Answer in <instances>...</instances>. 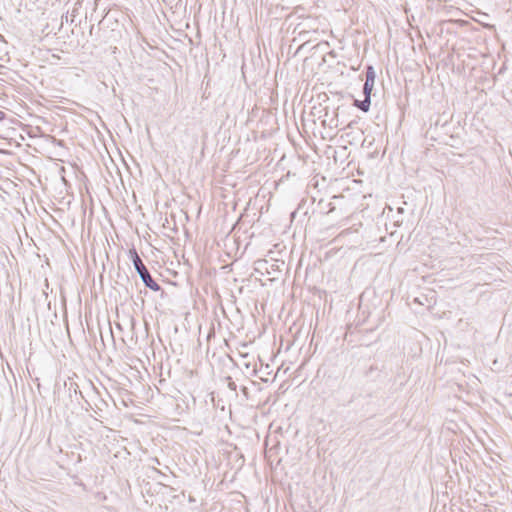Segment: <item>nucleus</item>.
Segmentation results:
<instances>
[{
  "mask_svg": "<svg viewBox=\"0 0 512 512\" xmlns=\"http://www.w3.org/2000/svg\"><path fill=\"white\" fill-rule=\"evenodd\" d=\"M338 109L337 107L330 111L328 106L323 108L324 115L320 116V118H322V126L330 129L338 127Z\"/></svg>",
  "mask_w": 512,
  "mask_h": 512,
  "instance_id": "nucleus-3",
  "label": "nucleus"
},
{
  "mask_svg": "<svg viewBox=\"0 0 512 512\" xmlns=\"http://www.w3.org/2000/svg\"><path fill=\"white\" fill-rule=\"evenodd\" d=\"M37 389H38L39 394H41V384H40V381H38Z\"/></svg>",
  "mask_w": 512,
  "mask_h": 512,
  "instance_id": "nucleus-10",
  "label": "nucleus"
},
{
  "mask_svg": "<svg viewBox=\"0 0 512 512\" xmlns=\"http://www.w3.org/2000/svg\"><path fill=\"white\" fill-rule=\"evenodd\" d=\"M64 387L67 389L69 397L71 399L74 396L77 397L78 394L81 395V391L79 390L78 384L71 378H68L67 381H64Z\"/></svg>",
  "mask_w": 512,
  "mask_h": 512,
  "instance_id": "nucleus-4",
  "label": "nucleus"
},
{
  "mask_svg": "<svg viewBox=\"0 0 512 512\" xmlns=\"http://www.w3.org/2000/svg\"><path fill=\"white\" fill-rule=\"evenodd\" d=\"M5 118V113L0 110V121Z\"/></svg>",
  "mask_w": 512,
  "mask_h": 512,
  "instance_id": "nucleus-9",
  "label": "nucleus"
},
{
  "mask_svg": "<svg viewBox=\"0 0 512 512\" xmlns=\"http://www.w3.org/2000/svg\"><path fill=\"white\" fill-rule=\"evenodd\" d=\"M228 388L231 390V391H236L237 390V385L236 383L232 380L231 377H228Z\"/></svg>",
  "mask_w": 512,
  "mask_h": 512,
  "instance_id": "nucleus-6",
  "label": "nucleus"
},
{
  "mask_svg": "<svg viewBox=\"0 0 512 512\" xmlns=\"http://www.w3.org/2000/svg\"><path fill=\"white\" fill-rule=\"evenodd\" d=\"M38 381H39V378H35V379H34V382H35V384H36L37 386H38Z\"/></svg>",
  "mask_w": 512,
  "mask_h": 512,
  "instance_id": "nucleus-12",
  "label": "nucleus"
},
{
  "mask_svg": "<svg viewBox=\"0 0 512 512\" xmlns=\"http://www.w3.org/2000/svg\"><path fill=\"white\" fill-rule=\"evenodd\" d=\"M306 33H308V31L304 30V31L299 32V35L301 36V35L306 34Z\"/></svg>",
  "mask_w": 512,
  "mask_h": 512,
  "instance_id": "nucleus-11",
  "label": "nucleus"
},
{
  "mask_svg": "<svg viewBox=\"0 0 512 512\" xmlns=\"http://www.w3.org/2000/svg\"><path fill=\"white\" fill-rule=\"evenodd\" d=\"M58 389H59V384H58V383H56V384H55V389H54V396H55V398H56V397H58V396H57V390H58Z\"/></svg>",
  "mask_w": 512,
  "mask_h": 512,
  "instance_id": "nucleus-8",
  "label": "nucleus"
},
{
  "mask_svg": "<svg viewBox=\"0 0 512 512\" xmlns=\"http://www.w3.org/2000/svg\"><path fill=\"white\" fill-rule=\"evenodd\" d=\"M379 371L378 367L375 366V365H371L366 371H365V376L366 377H369L372 375L373 372H377Z\"/></svg>",
  "mask_w": 512,
  "mask_h": 512,
  "instance_id": "nucleus-5",
  "label": "nucleus"
},
{
  "mask_svg": "<svg viewBox=\"0 0 512 512\" xmlns=\"http://www.w3.org/2000/svg\"><path fill=\"white\" fill-rule=\"evenodd\" d=\"M129 257L133 263V266L144 283L145 287L149 288L152 291L158 292L163 291L160 284H158L151 276L148 268L144 264L143 260L137 253L135 248L129 250Z\"/></svg>",
  "mask_w": 512,
  "mask_h": 512,
  "instance_id": "nucleus-1",
  "label": "nucleus"
},
{
  "mask_svg": "<svg viewBox=\"0 0 512 512\" xmlns=\"http://www.w3.org/2000/svg\"><path fill=\"white\" fill-rule=\"evenodd\" d=\"M376 79V71L372 65L365 67V82L363 85L362 93L363 100L354 99V106L363 112H368L371 105V93L374 88Z\"/></svg>",
  "mask_w": 512,
  "mask_h": 512,
  "instance_id": "nucleus-2",
  "label": "nucleus"
},
{
  "mask_svg": "<svg viewBox=\"0 0 512 512\" xmlns=\"http://www.w3.org/2000/svg\"><path fill=\"white\" fill-rule=\"evenodd\" d=\"M151 462L154 464V465H160V460L157 458V457H154L151 459Z\"/></svg>",
  "mask_w": 512,
  "mask_h": 512,
  "instance_id": "nucleus-7",
  "label": "nucleus"
}]
</instances>
